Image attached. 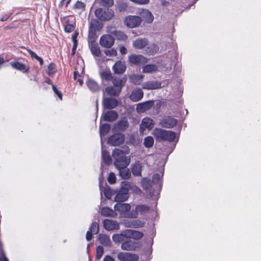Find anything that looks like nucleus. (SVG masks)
I'll return each mask as SVG.
<instances>
[{
	"instance_id": "4468645a",
	"label": "nucleus",
	"mask_w": 261,
	"mask_h": 261,
	"mask_svg": "<svg viewBox=\"0 0 261 261\" xmlns=\"http://www.w3.org/2000/svg\"><path fill=\"white\" fill-rule=\"evenodd\" d=\"M154 125L153 120L148 117H146L141 121L140 125V131L143 132L146 129L151 130L153 128Z\"/></svg>"
},
{
	"instance_id": "69168bd1",
	"label": "nucleus",
	"mask_w": 261,
	"mask_h": 261,
	"mask_svg": "<svg viewBox=\"0 0 261 261\" xmlns=\"http://www.w3.org/2000/svg\"><path fill=\"white\" fill-rule=\"evenodd\" d=\"M139 5H146L149 3V0H130Z\"/></svg>"
},
{
	"instance_id": "393cba45",
	"label": "nucleus",
	"mask_w": 261,
	"mask_h": 261,
	"mask_svg": "<svg viewBox=\"0 0 261 261\" xmlns=\"http://www.w3.org/2000/svg\"><path fill=\"white\" fill-rule=\"evenodd\" d=\"M102 27V23L100 22L98 20L94 19L90 22L89 30H94V31H100Z\"/></svg>"
},
{
	"instance_id": "4c0bfd02",
	"label": "nucleus",
	"mask_w": 261,
	"mask_h": 261,
	"mask_svg": "<svg viewBox=\"0 0 261 261\" xmlns=\"http://www.w3.org/2000/svg\"><path fill=\"white\" fill-rule=\"evenodd\" d=\"M102 158L106 165H110L112 164V159L110 155L109 152L107 150H105L102 151Z\"/></svg>"
},
{
	"instance_id": "5fc2aeb1",
	"label": "nucleus",
	"mask_w": 261,
	"mask_h": 261,
	"mask_svg": "<svg viewBox=\"0 0 261 261\" xmlns=\"http://www.w3.org/2000/svg\"><path fill=\"white\" fill-rule=\"evenodd\" d=\"M104 53L106 56L109 57H115L117 55V50L114 48L105 50Z\"/></svg>"
},
{
	"instance_id": "a18cd8bd",
	"label": "nucleus",
	"mask_w": 261,
	"mask_h": 261,
	"mask_svg": "<svg viewBox=\"0 0 261 261\" xmlns=\"http://www.w3.org/2000/svg\"><path fill=\"white\" fill-rule=\"evenodd\" d=\"M114 213V211L109 207H103L101 210V214L105 217L111 216Z\"/></svg>"
},
{
	"instance_id": "cd10ccee",
	"label": "nucleus",
	"mask_w": 261,
	"mask_h": 261,
	"mask_svg": "<svg viewBox=\"0 0 261 261\" xmlns=\"http://www.w3.org/2000/svg\"><path fill=\"white\" fill-rule=\"evenodd\" d=\"M129 126L128 121L126 119H123L119 121L116 124V128L120 132L125 131Z\"/></svg>"
},
{
	"instance_id": "a19ab883",
	"label": "nucleus",
	"mask_w": 261,
	"mask_h": 261,
	"mask_svg": "<svg viewBox=\"0 0 261 261\" xmlns=\"http://www.w3.org/2000/svg\"><path fill=\"white\" fill-rule=\"evenodd\" d=\"M27 50L29 53L31 58H34L36 60H37L39 62L41 66L43 65L44 61L42 58L39 57L35 52L32 51L31 49L27 48Z\"/></svg>"
},
{
	"instance_id": "0eeeda50",
	"label": "nucleus",
	"mask_w": 261,
	"mask_h": 261,
	"mask_svg": "<svg viewBox=\"0 0 261 261\" xmlns=\"http://www.w3.org/2000/svg\"><path fill=\"white\" fill-rule=\"evenodd\" d=\"M142 22V19L138 16H128L124 20V24L129 28L138 27Z\"/></svg>"
},
{
	"instance_id": "bb28decb",
	"label": "nucleus",
	"mask_w": 261,
	"mask_h": 261,
	"mask_svg": "<svg viewBox=\"0 0 261 261\" xmlns=\"http://www.w3.org/2000/svg\"><path fill=\"white\" fill-rule=\"evenodd\" d=\"M106 92L110 96H117L121 92L120 88L113 86H108L106 88Z\"/></svg>"
},
{
	"instance_id": "052dcab7",
	"label": "nucleus",
	"mask_w": 261,
	"mask_h": 261,
	"mask_svg": "<svg viewBox=\"0 0 261 261\" xmlns=\"http://www.w3.org/2000/svg\"><path fill=\"white\" fill-rule=\"evenodd\" d=\"M0 260L1 261H9L6 256L5 252L3 247L0 246Z\"/></svg>"
},
{
	"instance_id": "aec40b11",
	"label": "nucleus",
	"mask_w": 261,
	"mask_h": 261,
	"mask_svg": "<svg viewBox=\"0 0 261 261\" xmlns=\"http://www.w3.org/2000/svg\"><path fill=\"white\" fill-rule=\"evenodd\" d=\"M161 83L158 81H149L144 83L142 86V88L147 90H153L160 88Z\"/></svg>"
},
{
	"instance_id": "864d4df0",
	"label": "nucleus",
	"mask_w": 261,
	"mask_h": 261,
	"mask_svg": "<svg viewBox=\"0 0 261 261\" xmlns=\"http://www.w3.org/2000/svg\"><path fill=\"white\" fill-rule=\"evenodd\" d=\"M103 248L101 246H98L96 248V258L100 259L103 254Z\"/></svg>"
},
{
	"instance_id": "e2e57ef3",
	"label": "nucleus",
	"mask_w": 261,
	"mask_h": 261,
	"mask_svg": "<svg viewBox=\"0 0 261 261\" xmlns=\"http://www.w3.org/2000/svg\"><path fill=\"white\" fill-rule=\"evenodd\" d=\"M52 88L54 93L58 96V97L60 98V100H62V93L58 90V89L55 85H53Z\"/></svg>"
},
{
	"instance_id": "412c9836",
	"label": "nucleus",
	"mask_w": 261,
	"mask_h": 261,
	"mask_svg": "<svg viewBox=\"0 0 261 261\" xmlns=\"http://www.w3.org/2000/svg\"><path fill=\"white\" fill-rule=\"evenodd\" d=\"M148 40L146 38H138L133 42V46L136 49L144 48L148 44Z\"/></svg>"
},
{
	"instance_id": "6e6d98bb",
	"label": "nucleus",
	"mask_w": 261,
	"mask_h": 261,
	"mask_svg": "<svg viewBox=\"0 0 261 261\" xmlns=\"http://www.w3.org/2000/svg\"><path fill=\"white\" fill-rule=\"evenodd\" d=\"M142 226V223L141 221L139 220H133L130 222V224L128 225V227H131L133 228H139Z\"/></svg>"
},
{
	"instance_id": "2f4dec72",
	"label": "nucleus",
	"mask_w": 261,
	"mask_h": 261,
	"mask_svg": "<svg viewBox=\"0 0 261 261\" xmlns=\"http://www.w3.org/2000/svg\"><path fill=\"white\" fill-rule=\"evenodd\" d=\"M119 171V175L122 179H128L130 178L131 174L129 169L126 167L117 168Z\"/></svg>"
},
{
	"instance_id": "9b49d317",
	"label": "nucleus",
	"mask_w": 261,
	"mask_h": 261,
	"mask_svg": "<svg viewBox=\"0 0 261 261\" xmlns=\"http://www.w3.org/2000/svg\"><path fill=\"white\" fill-rule=\"evenodd\" d=\"M117 258L121 261H138L139 256L135 253L120 252L117 254Z\"/></svg>"
},
{
	"instance_id": "72a5a7b5",
	"label": "nucleus",
	"mask_w": 261,
	"mask_h": 261,
	"mask_svg": "<svg viewBox=\"0 0 261 261\" xmlns=\"http://www.w3.org/2000/svg\"><path fill=\"white\" fill-rule=\"evenodd\" d=\"M133 174L135 176H141L142 166L139 162L135 163L132 168Z\"/></svg>"
},
{
	"instance_id": "603ef678",
	"label": "nucleus",
	"mask_w": 261,
	"mask_h": 261,
	"mask_svg": "<svg viewBox=\"0 0 261 261\" xmlns=\"http://www.w3.org/2000/svg\"><path fill=\"white\" fill-rule=\"evenodd\" d=\"M90 231L93 232V234H97L99 231V225L98 223L96 222H93L90 227Z\"/></svg>"
},
{
	"instance_id": "f3484780",
	"label": "nucleus",
	"mask_w": 261,
	"mask_h": 261,
	"mask_svg": "<svg viewBox=\"0 0 261 261\" xmlns=\"http://www.w3.org/2000/svg\"><path fill=\"white\" fill-rule=\"evenodd\" d=\"M112 68L115 73L122 74L125 71L126 67L124 62L118 61L114 64Z\"/></svg>"
},
{
	"instance_id": "49530a36",
	"label": "nucleus",
	"mask_w": 261,
	"mask_h": 261,
	"mask_svg": "<svg viewBox=\"0 0 261 261\" xmlns=\"http://www.w3.org/2000/svg\"><path fill=\"white\" fill-rule=\"evenodd\" d=\"M67 24L64 25L65 32L68 33L73 32L75 28V23L70 24L69 23V20H67Z\"/></svg>"
},
{
	"instance_id": "423d86ee",
	"label": "nucleus",
	"mask_w": 261,
	"mask_h": 261,
	"mask_svg": "<svg viewBox=\"0 0 261 261\" xmlns=\"http://www.w3.org/2000/svg\"><path fill=\"white\" fill-rule=\"evenodd\" d=\"M125 140V136L121 133H116L110 136L108 140V143L111 146H119L123 143Z\"/></svg>"
},
{
	"instance_id": "20e7f679",
	"label": "nucleus",
	"mask_w": 261,
	"mask_h": 261,
	"mask_svg": "<svg viewBox=\"0 0 261 261\" xmlns=\"http://www.w3.org/2000/svg\"><path fill=\"white\" fill-rule=\"evenodd\" d=\"M95 14L96 17L101 21L109 20L114 16V11L109 8H98L96 9Z\"/></svg>"
},
{
	"instance_id": "6e6552de",
	"label": "nucleus",
	"mask_w": 261,
	"mask_h": 261,
	"mask_svg": "<svg viewBox=\"0 0 261 261\" xmlns=\"http://www.w3.org/2000/svg\"><path fill=\"white\" fill-rule=\"evenodd\" d=\"M115 42L114 38L110 34L102 35L99 39V44L103 48H110Z\"/></svg>"
},
{
	"instance_id": "f03ea898",
	"label": "nucleus",
	"mask_w": 261,
	"mask_h": 261,
	"mask_svg": "<svg viewBox=\"0 0 261 261\" xmlns=\"http://www.w3.org/2000/svg\"><path fill=\"white\" fill-rule=\"evenodd\" d=\"M153 135L156 141H168L171 142L175 138L176 135L174 132L162 128H156L153 130Z\"/></svg>"
},
{
	"instance_id": "a211bd4d",
	"label": "nucleus",
	"mask_w": 261,
	"mask_h": 261,
	"mask_svg": "<svg viewBox=\"0 0 261 261\" xmlns=\"http://www.w3.org/2000/svg\"><path fill=\"white\" fill-rule=\"evenodd\" d=\"M10 64L13 68L22 72H29V67L21 62L16 61L11 62Z\"/></svg>"
},
{
	"instance_id": "f8f14e48",
	"label": "nucleus",
	"mask_w": 261,
	"mask_h": 261,
	"mask_svg": "<svg viewBox=\"0 0 261 261\" xmlns=\"http://www.w3.org/2000/svg\"><path fill=\"white\" fill-rule=\"evenodd\" d=\"M154 101L153 100L139 103L137 105L136 111L138 113H144L150 110L154 106Z\"/></svg>"
},
{
	"instance_id": "58836bf2",
	"label": "nucleus",
	"mask_w": 261,
	"mask_h": 261,
	"mask_svg": "<svg viewBox=\"0 0 261 261\" xmlns=\"http://www.w3.org/2000/svg\"><path fill=\"white\" fill-rule=\"evenodd\" d=\"M111 129V125L108 123L103 124L100 126L99 132L100 136H105L109 132Z\"/></svg>"
},
{
	"instance_id": "f257e3e1",
	"label": "nucleus",
	"mask_w": 261,
	"mask_h": 261,
	"mask_svg": "<svg viewBox=\"0 0 261 261\" xmlns=\"http://www.w3.org/2000/svg\"><path fill=\"white\" fill-rule=\"evenodd\" d=\"M129 153L127 148L126 151H123L119 148H115L113 150L112 156L114 159V165L117 168L127 167L130 162V159H127L126 154Z\"/></svg>"
},
{
	"instance_id": "8fccbe9b",
	"label": "nucleus",
	"mask_w": 261,
	"mask_h": 261,
	"mask_svg": "<svg viewBox=\"0 0 261 261\" xmlns=\"http://www.w3.org/2000/svg\"><path fill=\"white\" fill-rule=\"evenodd\" d=\"M132 233V237L131 239H134L135 240H139L141 239L143 237V233L142 232L133 230V232Z\"/></svg>"
},
{
	"instance_id": "4be33fe9",
	"label": "nucleus",
	"mask_w": 261,
	"mask_h": 261,
	"mask_svg": "<svg viewBox=\"0 0 261 261\" xmlns=\"http://www.w3.org/2000/svg\"><path fill=\"white\" fill-rule=\"evenodd\" d=\"M131 206L128 203H122L119 202L116 204L114 206L115 211H118L120 213H125L130 210Z\"/></svg>"
},
{
	"instance_id": "6ab92c4d",
	"label": "nucleus",
	"mask_w": 261,
	"mask_h": 261,
	"mask_svg": "<svg viewBox=\"0 0 261 261\" xmlns=\"http://www.w3.org/2000/svg\"><path fill=\"white\" fill-rule=\"evenodd\" d=\"M103 105L108 109L115 108L118 105V101L113 98L107 97L103 99Z\"/></svg>"
},
{
	"instance_id": "3c124183",
	"label": "nucleus",
	"mask_w": 261,
	"mask_h": 261,
	"mask_svg": "<svg viewBox=\"0 0 261 261\" xmlns=\"http://www.w3.org/2000/svg\"><path fill=\"white\" fill-rule=\"evenodd\" d=\"M163 176V173L161 175L159 173H155L153 175L152 182L154 184H160Z\"/></svg>"
},
{
	"instance_id": "de8ad7c7",
	"label": "nucleus",
	"mask_w": 261,
	"mask_h": 261,
	"mask_svg": "<svg viewBox=\"0 0 261 261\" xmlns=\"http://www.w3.org/2000/svg\"><path fill=\"white\" fill-rule=\"evenodd\" d=\"M56 72V65L54 63H50L47 67V74L49 76H51Z\"/></svg>"
},
{
	"instance_id": "473e14b6",
	"label": "nucleus",
	"mask_w": 261,
	"mask_h": 261,
	"mask_svg": "<svg viewBox=\"0 0 261 261\" xmlns=\"http://www.w3.org/2000/svg\"><path fill=\"white\" fill-rule=\"evenodd\" d=\"M136 213L143 215L149 212L150 207L145 204H138L136 206Z\"/></svg>"
},
{
	"instance_id": "37998d69",
	"label": "nucleus",
	"mask_w": 261,
	"mask_h": 261,
	"mask_svg": "<svg viewBox=\"0 0 261 261\" xmlns=\"http://www.w3.org/2000/svg\"><path fill=\"white\" fill-rule=\"evenodd\" d=\"M102 79L107 81H112L113 79L112 74L110 71H103L100 73Z\"/></svg>"
},
{
	"instance_id": "39448f33",
	"label": "nucleus",
	"mask_w": 261,
	"mask_h": 261,
	"mask_svg": "<svg viewBox=\"0 0 261 261\" xmlns=\"http://www.w3.org/2000/svg\"><path fill=\"white\" fill-rule=\"evenodd\" d=\"M128 62L131 65L141 66L147 63L148 59L143 55L133 54L128 56Z\"/></svg>"
},
{
	"instance_id": "c85d7f7f",
	"label": "nucleus",
	"mask_w": 261,
	"mask_h": 261,
	"mask_svg": "<svg viewBox=\"0 0 261 261\" xmlns=\"http://www.w3.org/2000/svg\"><path fill=\"white\" fill-rule=\"evenodd\" d=\"M88 88L93 92H97L99 90V86L98 84L92 79H88L86 82Z\"/></svg>"
},
{
	"instance_id": "09e8293b",
	"label": "nucleus",
	"mask_w": 261,
	"mask_h": 261,
	"mask_svg": "<svg viewBox=\"0 0 261 261\" xmlns=\"http://www.w3.org/2000/svg\"><path fill=\"white\" fill-rule=\"evenodd\" d=\"M112 239L116 243L120 242L122 243L124 240L123 234H114L112 236Z\"/></svg>"
},
{
	"instance_id": "79ce46f5",
	"label": "nucleus",
	"mask_w": 261,
	"mask_h": 261,
	"mask_svg": "<svg viewBox=\"0 0 261 261\" xmlns=\"http://www.w3.org/2000/svg\"><path fill=\"white\" fill-rule=\"evenodd\" d=\"M73 9L81 10L82 12H84L86 10V4L81 1H77L73 5Z\"/></svg>"
},
{
	"instance_id": "338daca9",
	"label": "nucleus",
	"mask_w": 261,
	"mask_h": 261,
	"mask_svg": "<svg viewBox=\"0 0 261 261\" xmlns=\"http://www.w3.org/2000/svg\"><path fill=\"white\" fill-rule=\"evenodd\" d=\"M132 232H133V230H132V229L126 230L124 232V234H123L124 238L126 237L128 239H131V237H132V233H131Z\"/></svg>"
},
{
	"instance_id": "dca6fc26",
	"label": "nucleus",
	"mask_w": 261,
	"mask_h": 261,
	"mask_svg": "<svg viewBox=\"0 0 261 261\" xmlns=\"http://www.w3.org/2000/svg\"><path fill=\"white\" fill-rule=\"evenodd\" d=\"M118 116V115L116 111L111 110L105 113L102 118L105 121L113 122L117 119Z\"/></svg>"
},
{
	"instance_id": "f704fd0d",
	"label": "nucleus",
	"mask_w": 261,
	"mask_h": 261,
	"mask_svg": "<svg viewBox=\"0 0 261 261\" xmlns=\"http://www.w3.org/2000/svg\"><path fill=\"white\" fill-rule=\"evenodd\" d=\"M112 34L118 40L125 41L127 39V36L124 32L121 31L115 30L112 32Z\"/></svg>"
},
{
	"instance_id": "7ed1b4c3",
	"label": "nucleus",
	"mask_w": 261,
	"mask_h": 261,
	"mask_svg": "<svg viewBox=\"0 0 261 261\" xmlns=\"http://www.w3.org/2000/svg\"><path fill=\"white\" fill-rule=\"evenodd\" d=\"M130 187L128 181H122L119 192L115 197V201L121 202L127 200L128 198V191Z\"/></svg>"
},
{
	"instance_id": "a878e982",
	"label": "nucleus",
	"mask_w": 261,
	"mask_h": 261,
	"mask_svg": "<svg viewBox=\"0 0 261 261\" xmlns=\"http://www.w3.org/2000/svg\"><path fill=\"white\" fill-rule=\"evenodd\" d=\"M159 49L157 44L152 43L147 46L145 49V54L149 56L153 55L156 54Z\"/></svg>"
},
{
	"instance_id": "7c9ffc66",
	"label": "nucleus",
	"mask_w": 261,
	"mask_h": 261,
	"mask_svg": "<svg viewBox=\"0 0 261 261\" xmlns=\"http://www.w3.org/2000/svg\"><path fill=\"white\" fill-rule=\"evenodd\" d=\"M98 240L101 244L106 247H110L111 245L110 238L109 236L104 234H100Z\"/></svg>"
},
{
	"instance_id": "bf43d9fd",
	"label": "nucleus",
	"mask_w": 261,
	"mask_h": 261,
	"mask_svg": "<svg viewBox=\"0 0 261 261\" xmlns=\"http://www.w3.org/2000/svg\"><path fill=\"white\" fill-rule=\"evenodd\" d=\"M101 4L102 6L107 7H110L113 5V0H101Z\"/></svg>"
},
{
	"instance_id": "ea45409f",
	"label": "nucleus",
	"mask_w": 261,
	"mask_h": 261,
	"mask_svg": "<svg viewBox=\"0 0 261 261\" xmlns=\"http://www.w3.org/2000/svg\"><path fill=\"white\" fill-rule=\"evenodd\" d=\"M144 15L143 16L145 19V21L147 23H151L154 19V17L152 13L148 10H145L143 12Z\"/></svg>"
},
{
	"instance_id": "4d7b16f0",
	"label": "nucleus",
	"mask_w": 261,
	"mask_h": 261,
	"mask_svg": "<svg viewBox=\"0 0 261 261\" xmlns=\"http://www.w3.org/2000/svg\"><path fill=\"white\" fill-rule=\"evenodd\" d=\"M108 181L109 184H113L116 181V177L115 174L113 172H111L108 177Z\"/></svg>"
},
{
	"instance_id": "680f3d73",
	"label": "nucleus",
	"mask_w": 261,
	"mask_h": 261,
	"mask_svg": "<svg viewBox=\"0 0 261 261\" xmlns=\"http://www.w3.org/2000/svg\"><path fill=\"white\" fill-rule=\"evenodd\" d=\"M142 184L143 188L146 189H148L151 186V182L150 180H148L146 179H144L142 181Z\"/></svg>"
},
{
	"instance_id": "c756f323",
	"label": "nucleus",
	"mask_w": 261,
	"mask_h": 261,
	"mask_svg": "<svg viewBox=\"0 0 261 261\" xmlns=\"http://www.w3.org/2000/svg\"><path fill=\"white\" fill-rule=\"evenodd\" d=\"M144 75L142 74H133L129 76L131 83L135 85H139L141 84Z\"/></svg>"
},
{
	"instance_id": "e433bc0d",
	"label": "nucleus",
	"mask_w": 261,
	"mask_h": 261,
	"mask_svg": "<svg viewBox=\"0 0 261 261\" xmlns=\"http://www.w3.org/2000/svg\"><path fill=\"white\" fill-rule=\"evenodd\" d=\"M97 39V36L96 35V31H94L89 30L88 35V44L91 43H97L96 40Z\"/></svg>"
},
{
	"instance_id": "774afa93",
	"label": "nucleus",
	"mask_w": 261,
	"mask_h": 261,
	"mask_svg": "<svg viewBox=\"0 0 261 261\" xmlns=\"http://www.w3.org/2000/svg\"><path fill=\"white\" fill-rule=\"evenodd\" d=\"M79 34V32L76 31L74 32V34L72 36V40L73 43H77L78 44V41L77 40V38Z\"/></svg>"
},
{
	"instance_id": "5701e85b",
	"label": "nucleus",
	"mask_w": 261,
	"mask_h": 261,
	"mask_svg": "<svg viewBox=\"0 0 261 261\" xmlns=\"http://www.w3.org/2000/svg\"><path fill=\"white\" fill-rule=\"evenodd\" d=\"M127 81V78L124 76L121 79L119 78H113L112 80L113 86L116 88H120V90L122 91V88L124 86Z\"/></svg>"
},
{
	"instance_id": "b1692460",
	"label": "nucleus",
	"mask_w": 261,
	"mask_h": 261,
	"mask_svg": "<svg viewBox=\"0 0 261 261\" xmlns=\"http://www.w3.org/2000/svg\"><path fill=\"white\" fill-rule=\"evenodd\" d=\"M88 45L91 52L94 56L97 57H101V53L97 43H91Z\"/></svg>"
},
{
	"instance_id": "9d476101",
	"label": "nucleus",
	"mask_w": 261,
	"mask_h": 261,
	"mask_svg": "<svg viewBox=\"0 0 261 261\" xmlns=\"http://www.w3.org/2000/svg\"><path fill=\"white\" fill-rule=\"evenodd\" d=\"M121 248L123 250L135 251L139 248L138 243L132 239L124 240L121 243Z\"/></svg>"
},
{
	"instance_id": "13d9d810",
	"label": "nucleus",
	"mask_w": 261,
	"mask_h": 261,
	"mask_svg": "<svg viewBox=\"0 0 261 261\" xmlns=\"http://www.w3.org/2000/svg\"><path fill=\"white\" fill-rule=\"evenodd\" d=\"M74 79L79 83L80 86H82L83 84V80L81 78V75L79 74L78 72L75 71L74 72Z\"/></svg>"
},
{
	"instance_id": "c03bdc74",
	"label": "nucleus",
	"mask_w": 261,
	"mask_h": 261,
	"mask_svg": "<svg viewBox=\"0 0 261 261\" xmlns=\"http://www.w3.org/2000/svg\"><path fill=\"white\" fill-rule=\"evenodd\" d=\"M154 140L151 136H147L145 138L144 145L147 148H150L153 145Z\"/></svg>"
},
{
	"instance_id": "1a4fd4ad",
	"label": "nucleus",
	"mask_w": 261,
	"mask_h": 261,
	"mask_svg": "<svg viewBox=\"0 0 261 261\" xmlns=\"http://www.w3.org/2000/svg\"><path fill=\"white\" fill-rule=\"evenodd\" d=\"M177 123V120L172 116H166L163 118L160 122V125L163 127L171 128Z\"/></svg>"
},
{
	"instance_id": "c9c22d12",
	"label": "nucleus",
	"mask_w": 261,
	"mask_h": 261,
	"mask_svg": "<svg viewBox=\"0 0 261 261\" xmlns=\"http://www.w3.org/2000/svg\"><path fill=\"white\" fill-rule=\"evenodd\" d=\"M143 72L150 73L158 70V67L155 64H147L142 68Z\"/></svg>"
},
{
	"instance_id": "ddd939ff",
	"label": "nucleus",
	"mask_w": 261,
	"mask_h": 261,
	"mask_svg": "<svg viewBox=\"0 0 261 261\" xmlns=\"http://www.w3.org/2000/svg\"><path fill=\"white\" fill-rule=\"evenodd\" d=\"M144 96V92L142 89L137 88L133 90L129 96V99L133 102H138L141 100Z\"/></svg>"
},
{
	"instance_id": "0e129e2a",
	"label": "nucleus",
	"mask_w": 261,
	"mask_h": 261,
	"mask_svg": "<svg viewBox=\"0 0 261 261\" xmlns=\"http://www.w3.org/2000/svg\"><path fill=\"white\" fill-rule=\"evenodd\" d=\"M103 193L106 197L109 199L112 197V192L110 188L109 187L107 189H105L103 191Z\"/></svg>"
},
{
	"instance_id": "2eb2a0df",
	"label": "nucleus",
	"mask_w": 261,
	"mask_h": 261,
	"mask_svg": "<svg viewBox=\"0 0 261 261\" xmlns=\"http://www.w3.org/2000/svg\"><path fill=\"white\" fill-rule=\"evenodd\" d=\"M103 226L107 230H117L119 229V223L114 220L106 219L103 222Z\"/></svg>"
}]
</instances>
